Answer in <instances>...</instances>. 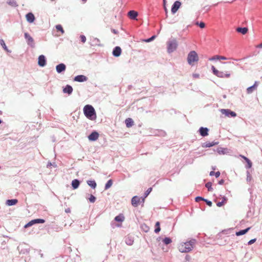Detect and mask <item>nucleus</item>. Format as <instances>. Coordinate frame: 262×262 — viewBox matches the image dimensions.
Segmentation results:
<instances>
[{
    "label": "nucleus",
    "mask_w": 262,
    "mask_h": 262,
    "mask_svg": "<svg viewBox=\"0 0 262 262\" xmlns=\"http://www.w3.org/2000/svg\"><path fill=\"white\" fill-rule=\"evenodd\" d=\"M194 243V240L181 243L178 246V249L180 252L182 253L189 252L193 249Z\"/></svg>",
    "instance_id": "obj_1"
},
{
    "label": "nucleus",
    "mask_w": 262,
    "mask_h": 262,
    "mask_svg": "<svg viewBox=\"0 0 262 262\" xmlns=\"http://www.w3.org/2000/svg\"><path fill=\"white\" fill-rule=\"evenodd\" d=\"M84 115L89 119L93 120L96 118V114L94 107L91 105H86L83 108Z\"/></svg>",
    "instance_id": "obj_2"
},
{
    "label": "nucleus",
    "mask_w": 262,
    "mask_h": 262,
    "mask_svg": "<svg viewBox=\"0 0 262 262\" xmlns=\"http://www.w3.org/2000/svg\"><path fill=\"white\" fill-rule=\"evenodd\" d=\"M199 60V56L197 53L194 51H190L187 56V62L191 66L194 64V62H198Z\"/></svg>",
    "instance_id": "obj_3"
},
{
    "label": "nucleus",
    "mask_w": 262,
    "mask_h": 262,
    "mask_svg": "<svg viewBox=\"0 0 262 262\" xmlns=\"http://www.w3.org/2000/svg\"><path fill=\"white\" fill-rule=\"evenodd\" d=\"M178 44L176 40L169 41L167 42V51L169 53H171L176 50L177 48Z\"/></svg>",
    "instance_id": "obj_4"
},
{
    "label": "nucleus",
    "mask_w": 262,
    "mask_h": 262,
    "mask_svg": "<svg viewBox=\"0 0 262 262\" xmlns=\"http://www.w3.org/2000/svg\"><path fill=\"white\" fill-rule=\"evenodd\" d=\"M45 222V220H43V219H35V220H33L31 221H30L28 224H27L26 225H25L24 227L25 228H27V227H30L35 224H42V223H44Z\"/></svg>",
    "instance_id": "obj_5"
},
{
    "label": "nucleus",
    "mask_w": 262,
    "mask_h": 262,
    "mask_svg": "<svg viewBox=\"0 0 262 262\" xmlns=\"http://www.w3.org/2000/svg\"><path fill=\"white\" fill-rule=\"evenodd\" d=\"M221 112L223 114H225L227 117H229L230 116L231 117H234L236 116V114L235 112H232L228 109H222Z\"/></svg>",
    "instance_id": "obj_6"
},
{
    "label": "nucleus",
    "mask_w": 262,
    "mask_h": 262,
    "mask_svg": "<svg viewBox=\"0 0 262 262\" xmlns=\"http://www.w3.org/2000/svg\"><path fill=\"white\" fill-rule=\"evenodd\" d=\"M141 198L137 196H134L132 199V204L134 207H137L141 202Z\"/></svg>",
    "instance_id": "obj_7"
},
{
    "label": "nucleus",
    "mask_w": 262,
    "mask_h": 262,
    "mask_svg": "<svg viewBox=\"0 0 262 262\" xmlns=\"http://www.w3.org/2000/svg\"><path fill=\"white\" fill-rule=\"evenodd\" d=\"M258 85V82L257 81H255L252 86H250L247 89V93L249 94L256 90Z\"/></svg>",
    "instance_id": "obj_8"
},
{
    "label": "nucleus",
    "mask_w": 262,
    "mask_h": 262,
    "mask_svg": "<svg viewBox=\"0 0 262 262\" xmlns=\"http://www.w3.org/2000/svg\"><path fill=\"white\" fill-rule=\"evenodd\" d=\"M181 5V3L179 1L175 2L171 8L172 13H175L180 7Z\"/></svg>",
    "instance_id": "obj_9"
},
{
    "label": "nucleus",
    "mask_w": 262,
    "mask_h": 262,
    "mask_svg": "<svg viewBox=\"0 0 262 262\" xmlns=\"http://www.w3.org/2000/svg\"><path fill=\"white\" fill-rule=\"evenodd\" d=\"M38 63L40 67H44L46 64V60L45 56L41 55L38 57Z\"/></svg>",
    "instance_id": "obj_10"
},
{
    "label": "nucleus",
    "mask_w": 262,
    "mask_h": 262,
    "mask_svg": "<svg viewBox=\"0 0 262 262\" xmlns=\"http://www.w3.org/2000/svg\"><path fill=\"white\" fill-rule=\"evenodd\" d=\"M99 137V134L96 132L92 133L88 137L90 141H96Z\"/></svg>",
    "instance_id": "obj_11"
},
{
    "label": "nucleus",
    "mask_w": 262,
    "mask_h": 262,
    "mask_svg": "<svg viewBox=\"0 0 262 262\" xmlns=\"http://www.w3.org/2000/svg\"><path fill=\"white\" fill-rule=\"evenodd\" d=\"M25 37L27 40L28 44L32 46L34 42L33 38L27 33H25Z\"/></svg>",
    "instance_id": "obj_12"
},
{
    "label": "nucleus",
    "mask_w": 262,
    "mask_h": 262,
    "mask_svg": "<svg viewBox=\"0 0 262 262\" xmlns=\"http://www.w3.org/2000/svg\"><path fill=\"white\" fill-rule=\"evenodd\" d=\"M66 68V65L63 63H60L56 67V71L59 73L65 71Z\"/></svg>",
    "instance_id": "obj_13"
},
{
    "label": "nucleus",
    "mask_w": 262,
    "mask_h": 262,
    "mask_svg": "<svg viewBox=\"0 0 262 262\" xmlns=\"http://www.w3.org/2000/svg\"><path fill=\"white\" fill-rule=\"evenodd\" d=\"M26 17L27 21L30 23H33L35 19V17H34V14L31 12L27 14L26 15Z\"/></svg>",
    "instance_id": "obj_14"
},
{
    "label": "nucleus",
    "mask_w": 262,
    "mask_h": 262,
    "mask_svg": "<svg viewBox=\"0 0 262 262\" xmlns=\"http://www.w3.org/2000/svg\"><path fill=\"white\" fill-rule=\"evenodd\" d=\"M121 53V49L119 47H116L113 52V54L115 57H118Z\"/></svg>",
    "instance_id": "obj_15"
},
{
    "label": "nucleus",
    "mask_w": 262,
    "mask_h": 262,
    "mask_svg": "<svg viewBox=\"0 0 262 262\" xmlns=\"http://www.w3.org/2000/svg\"><path fill=\"white\" fill-rule=\"evenodd\" d=\"M138 14V12L134 10H131L128 12V16L133 19H136Z\"/></svg>",
    "instance_id": "obj_16"
},
{
    "label": "nucleus",
    "mask_w": 262,
    "mask_h": 262,
    "mask_svg": "<svg viewBox=\"0 0 262 262\" xmlns=\"http://www.w3.org/2000/svg\"><path fill=\"white\" fill-rule=\"evenodd\" d=\"M199 131L201 135L203 137H205L208 135V129L207 128L201 127Z\"/></svg>",
    "instance_id": "obj_17"
},
{
    "label": "nucleus",
    "mask_w": 262,
    "mask_h": 262,
    "mask_svg": "<svg viewBox=\"0 0 262 262\" xmlns=\"http://www.w3.org/2000/svg\"><path fill=\"white\" fill-rule=\"evenodd\" d=\"M87 80V78L84 75H78L74 78V80L78 82H83Z\"/></svg>",
    "instance_id": "obj_18"
},
{
    "label": "nucleus",
    "mask_w": 262,
    "mask_h": 262,
    "mask_svg": "<svg viewBox=\"0 0 262 262\" xmlns=\"http://www.w3.org/2000/svg\"><path fill=\"white\" fill-rule=\"evenodd\" d=\"M63 92L64 93H68L69 95L71 94L73 92V88L70 85H67L63 89Z\"/></svg>",
    "instance_id": "obj_19"
},
{
    "label": "nucleus",
    "mask_w": 262,
    "mask_h": 262,
    "mask_svg": "<svg viewBox=\"0 0 262 262\" xmlns=\"http://www.w3.org/2000/svg\"><path fill=\"white\" fill-rule=\"evenodd\" d=\"M231 76V74L229 72H226L224 73L223 72H220V74L218 75V77L220 78H229Z\"/></svg>",
    "instance_id": "obj_20"
},
{
    "label": "nucleus",
    "mask_w": 262,
    "mask_h": 262,
    "mask_svg": "<svg viewBox=\"0 0 262 262\" xmlns=\"http://www.w3.org/2000/svg\"><path fill=\"white\" fill-rule=\"evenodd\" d=\"M248 29L247 28H237L236 31L242 33V34H246L248 32Z\"/></svg>",
    "instance_id": "obj_21"
},
{
    "label": "nucleus",
    "mask_w": 262,
    "mask_h": 262,
    "mask_svg": "<svg viewBox=\"0 0 262 262\" xmlns=\"http://www.w3.org/2000/svg\"><path fill=\"white\" fill-rule=\"evenodd\" d=\"M251 227H248L244 230H240L239 231L236 232L235 234L237 236H240L246 234L250 229Z\"/></svg>",
    "instance_id": "obj_22"
},
{
    "label": "nucleus",
    "mask_w": 262,
    "mask_h": 262,
    "mask_svg": "<svg viewBox=\"0 0 262 262\" xmlns=\"http://www.w3.org/2000/svg\"><path fill=\"white\" fill-rule=\"evenodd\" d=\"M79 184H80V182L78 180L75 179V180H73L72 182V186L73 189H77L79 187Z\"/></svg>",
    "instance_id": "obj_23"
},
{
    "label": "nucleus",
    "mask_w": 262,
    "mask_h": 262,
    "mask_svg": "<svg viewBox=\"0 0 262 262\" xmlns=\"http://www.w3.org/2000/svg\"><path fill=\"white\" fill-rule=\"evenodd\" d=\"M126 125L127 127H130L132 126L134 124V121L131 118H127L125 121Z\"/></svg>",
    "instance_id": "obj_24"
},
{
    "label": "nucleus",
    "mask_w": 262,
    "mask_h": 262,
    "mask_svg": "<svg viewBox=\"0 0 262 262\" xmlns=\"http://www.w3.org/2000/svg\"><path fill=\"white\" fill-rule=\"evenodd\" d=\"M125 217L122 214H120L119 215L116 216L115 218V220L117 222H122L124 221Z\"/></svg>",
    "instance_id": "obj_25"
},
{
    "label": "nucleus",
    "mask_w": 262,
    "mask_h": 262,
    "mask_svg": "<svg viewBox=\"0 0 262 262\" xmlns=\"http://www.w3.org/2000/svg\"><path fill=\"white\" fill-rule=\"evenodd\" d=\"M55 27L57 31L60 32V34L59 36L62 35L64 33V30L61 25H57Z\"/></svg>",
    "instance_id": "obj_26"
},
{
    "label": "nucleus",
    "mask_w": 262,
    "mask_h": 262,
    "mask_svg": "<svg viewBox=\"0 0 262 262\" xmlns=\"http://www.w3.org/2000/svg\"><path fill=\"white\" fill-rule=\"evenodd\" d=\"M16 204V200H8L6 202V204L8 206L14 205Z\"/></svg>",
    "instance_id": "obj_27"
},
{
    "label": "nucleus",
    "mask_w": 262,
    "mask_h": 262,
    "mask_svg": "<svg viewBox=\"0 0 262 262\" xmlns=\"http://www.w3.org/2000/svg\"><path fill=\"white\" fill-rule=\"evenodd\" d=\"M87 183L93 188H95L97 186L96 183L95 181H88Z\"/></svg>",
    "instance_id": "obj_28"
},
{
    "label": "nucleus",
    "mask_w": 262,
    "mask_h": 262,
    "mask_svg": "<svg viewBox=\"0 0 262 262\" xmlns=\"http://www.w3.org/2000/svg\"><path fill=\"white\" fill-rule=\"evenodd\" d=\"M112 185H113V180L110 179L107 182L106 184H105V190L108 189L112 186Z\"/></svg>",
    "instance_id": "obj_29"
},
{
    "label": "nucleus",
    "mask_w": 262,
    "mask_h": 262,
    "mask_svg": "<svg viewBox=\"0 0 262 262\" xmlns=\"http://www.w3.org/2000/svg\"><path fill=\"white\" fill-rule=\"evenodd\" d=\"M211 69L212 70L213 74L218 77V75H219V74H220L221 71H219L217 69H216L213 66L211 67Z\"/></svg>",
    "instance_id": "obj_30"
},
{
    "label": "nucleus",
    "mask_w": 262,
    "mask_h": 262,
    "mask_svg": "<svg viewBox=\"0 0 262 262\" xmlns=\"http://www.w3.org/2000/svg\"><path fill=\"white\" fill-rule=\"evenodd\" d=\"M155 226H156V228L155 229V233H157L159 232L161 230V228L160 227V222H156Z\"/></svg>",
    "instance_id": "obj_31"
},
{
    "label": "nucleus",
    "mask_w": 262,
    "mask_h": 262,
    "mask_svg": "<svg viewBox=\"0 0 262 262\" xmlns=\"http://www.w3.org/2000/svg\"><path fill=\"white\" fill-rule=\"evenodd\" d=\"M217 142H212V143H205V145L204 146V147H211V146H213L216 144H217Z\"/></svg>",
    "instance_id": "obj_32"
},
{
    "label": "nucleus",
    "mask_w": 262,
    "mask_h": 262,
    "mask_svg": "<svg viewBox=\"0 0 262 262\" xmlns=\"http://www.w3.org/2000/svg\"><path fill=\"white\" fill-rule=\"evenodd\" d=\"M171 239L169 237H165L163 239V242L165 245L169 244L171 243Z\"/></svg>",
    "instance_id": "obj_33"
},
{
    "label": "nucleus",
    "mask_w": 262,
    "mask_h": 262,
    "mask_svg": "<svg viewBox=\"0 0 262 262\" xmlns=\"http://www.w3.org/2000/svg\"><path fill=\"white\" fill-rule=\"evenodd\" d=\"M210 175L211 176L214 175L216 178H218L220 176V171H217L215 172L212 171L210 172Z\"/></svg>",
    "instance_id": "obj_34"
},
{
    "label": "nucleus",
    "mask_w": 262,
    "mask_h": 262,
    "mask_svg": "<svg viewBox=\"0 0 262 262\" xmlns=\"http://www.w3.org/2000/svg\"><path fill=\"white\" fill-rule=\"evenodd\" d=\"M212 184L211 182H208L206 184L205 186L208 188V190L210 191L212 190V188L211 187Z\"/></svg>",
    "instance_id": "obj_35"
},
{
    "label": "nucleus",
    "mask_w": 262,
    "mask_h": 262,
    "mask_svg": "<svg viewBox=\"0 0 262 262\" xmlns=\"http://www.w3.org/2000/svg\"><path fill=\"white\" fill-rule=\"evenodd\" d=\"M0 43H1V46L3 47V48L6 50V51H7V52H8V49H7V47H6V44H5V43L3 39H1V40H0Z\"/></svg>",
    "instance_id": "obj_36"
},
{
    "label": "nucleus",
    "mask_w": 262,
    "mask_h": 262,
    "mask_svg": "<svg viewBox=\"0 0 262 262\" xmlns=\"http://www.w3.org/2000/svg\"><path fill=\"white\" fill-rule=\"evenodd\" d=\"M89 201L91 203H94L96 201V198L92 194L90 195V197L89 198Z\"/></svg>",
    "instance_id": "obj_37"
},
{
    "label": "nucleus",
    "mask_w": 262,
    "mask_h": 262,
    "mask_svg": "<svg viewBox=\"0 0 262 262\" xmlns=\"http://www.w3.org/2000/svg\"><path fill=\"white\" fill-rule=\"evenodd\" d=\"M247 163V167L250 168L252 167V163L251 161L248 159V160L246 161Z\"/></svg>",
    "instance_id": "obj_38"
},
{
    "label": "nucleus",
    "mask_w": 262,
    "mask_h": 262,
    "mask_svg": "<svg viewBox=\"0 0 262 262\" xmlns=\"http://www.w3.org/2000/svg\"><path fill=\"white\" fill-rule=\"evenodd\" d=\"M204 199L201 197V196H197L195 198V201L198 202L200 201H204Z\"/></svg>",
    "instance_id": "obj_39"
},
{
    "label": "nucleus",
    "mask_w": 262,
    "mask_h": 262,
    "mask_svg": "<svg viewBox=\"0 0 262 262\" xmlns=\"http://www.w3.org/2000/svg\"><path fill=\"white\" fill-rule=\"evenodd\" d=\"M204 201H205V202L206 203V204H207L209 206H212V202H211V201H208V200H206V199H204Z\"/></svg>",
    "instance_id": "obj_40"
},
{
    "label": "nucleus",
    "mask_w": 262,
    "mask_h": 262,
    "mask_svg": "<svg viewBox=\"0 0 262 262\" xmlns=\"http://www.w3.org/2000/svg\"><path fill=\"white\" fill-rule=\"evenodd\" d=\"M81 40L82 42H85L86 41V37L84 35H81L80 36Z\"/></svg>",
    "instance_id": "obj_41"
},
{
    "label": "nucleus",
    "mask_w": 262,
    "mask_h": 262,
    "mask_svg": "<svg viewBox=\"0 0 262 262\" xmlns=\"http://www.w3.org/2000/svg\"><path fill=\"white\" fill-rule=\"evenodd\" d=\"M152 190V188H149L145 192V194H146V196H147L150 193V192Z\"/></svg>",
    "instance_id": "obj_42"
},
{
    "label": "nucleus",
    "mask_w": 262,
    "mask_h": 262,
    "mask_svg": "<svg viewBox=\"0 0 262 262\" xmlns=\"http://www.w3.org/2000/svg\"><path fill=\"white\" fill-rule=\"evenodd\" d=\"M197 25H199L201 28H204L205 26V24L203 22H201L199 24L197 23Z\"/></svg>",
    "instance_id": "obj_43"
},
{
    "label": "nucleus",
    "mask_w": 262,
    "mask_h": 262,
    "mask_svg": "<svg viewBox=\"0 0 262 262\" xmlns=\"http://www.w3.org/2000/svg\"><path fill=\"white\" fill-rule=\"evenodd\" d=\"M217 57H219V55L214 56L210 58L209 59V60H219V58H217Z\"/></svg>",
    "instance_id": "obj_44"
},
{
    "label": "nucleus",
    "mask_w": 262,
    "mask_h": 262,
    "mask_svg": "<svg viewBox=\"0 0 262 262\" xmlns=\"http://www.w3.org/2000/svg\"><path fill=\"white\" fill-rule=\"evenodd\" d=\"M225 204V202L224 201H222V202H218L217 203V206L218 207H221L224 204Z\"/></svg>",
    "instance_id": "obj_45"
},
{
    "label": "nucleus",
    "mask_w": 262,
    "mask_h": 262,
    "mask_svg": "<svg viewBox=\"0 0 262 262\" xmlns=\"http://www.w3.org/2000/svg\"><path fill=\"white\" fill-rule=\"evenodd\" d=\"M217 58H219V60H226L227 58L225 56H219V57H217Z\"/></svg>",
    "instance_id": "obj_46"
},
{
    "label": "nucleus",
    "mask_w": 262,
    "mask_h": 262,
    "mask_svg": "<svg viewBox=\"0 0 262 262\" xmlns=\"http://www.w3.org/2000/svg\"><path fill=\"white\" fill-rule=\"evenodd\" d=\"M255 241H256V239H252L248 242V244L251 245V244H253Z\"/></svg>",
    "instance_id": "obj_47"
},
{
    "label": "nucleus",
    "mask_w": 262,
    "mask_h": 262,
    "mask_svg": "<svg viewBox=\"0 0 262 262\" xmlns=\"http://www.w3.org/2000/svg\"><path fill=\"white\" fill-rule=\"evenodd\" d=\"M155 36H152L151 37H150V38L146 40V41L149 42V41L152 40L155 38Z\"/></svg>",
    "instance_id": "obj_48"
},
{
    "label": "nucleus",
    "mask_w": 262,
    "mask_h": 262,
    "mask_svg": "<svg viewBox=\"0 0 262 262\" xmlns=\"http://www.w3.org/2000/svg\"><path fill=\"white\" fill-rule=\"evenodd\" d=\"M93 42H95L96 43L100 42L98 38H94L93 39Z\"/></svg>",
    "instance_id": "obj_49"
},
{
    "label": "nucleus",
    "mask_w": 262,
    "mask_h": 262,
    "mask_svg": "<svg viewBox=\"0 0 262 262\" xmlns=\"http://www.w3.org/2000/svg\"><path fill=\"white\" fill-rule=\"evenodd\" d=\"M240 157H241L243 159H244L246 161L247 160H248V159L244 156L240 155Z\"/></svg>",
    "instance_id": "obj_50"
},
{
    "label": "nucleus",
    "mask_w": 262,
    "mask_h": 262,
    "mask_svg": "<svg viewBox=\"0 0 262 262\" xmlns=\"http://www.w3.org/2000/svg\"><path fill=\"white\" fill-rule=\"evenodd\" d=\"M112 31L113 33H114V34H118V31H116V30L115 29H112Z\"/></svg>",
    "instance_id": "obj_51"
},
{
    "label": "nucleus",
    "mask_w": 262,
    "mask_h": 262,
    "mask_svg": "<svg viewBox=\"0 0 262 262\" xmlns=\"http://www.w3.org/2000/svg\"><path fill=\"white\" fill-rule=\"evenodd\" d=\"M256 48H262V43L259 44L256 46Z\"/></svg>",
    "instance_id": "obj_52"
},
{
    "label": "nucleus",
    "mask_w": 262,
    "mask_h": 262,
    "mask_svg": "<svg viewBox=\"0 0 262 262\" xmlns=\"http://www.w3.org/2000/svg\"><path fill=\"white\" fill-rule=\"evenodd\" d=\"M224 181L223 180H221L219 181V184L222 185L224 183Z\"/></svg>",
    "instance_id": "obj_53"
},
{
    "label": "nucleus",
    "mask_w": 262,
    "mask_h": 262,
    "mask_svg": "<svg viewBox=\"0 0 262 262\" xmlns=\"http://www.w3.org/2000/svg\"><path fill=\"white\" fill-rule=\"evenodd\" d=\"M65 211L67 212V213H69L70 212L71 210H70V208H67L65 210Z\"/></svg>",
    "instance_id": "obj_54"
},
{
    "label": "nucleus",
    "mask_w": 262,
    "mask_h": 262,
    "mask_svg": "<svg viewBox=\"0 0 262 262\" xmlns=\"http://www.w3.org/2000/svg\"><path fill=\"white\" fill-rule=\"evenodd\" d=\"M223 201H224L225 203L226 202V201H227V199L224 198Z\"/></svg>",
    "instance_id": "obj_55"
},
{
    "label": "nucleus",
    "mask_w": 262,
    "mask_h": 262,
    "mask_svg": "<svg viewBox=\"0 0 262 262\" xmlns=\"http://www.w3.org/2000/svg\"><path fill=\"white\" fill-rule=\"evenodd\" d=\"M81 1L83 2V3H85L87 1V0H81Z\"/></svg>",
    "instance_id": "obj_56"
},
{
    "label": "nucleus",
    "mask_w": 262,
    "mask_h": 262,
    "mask_svg": "<svg viewBox=\"0 0 262 262\" xmlns=\"http://www.w3.org/2000/svg\"><path fill=\"white\" fill-rule=\"evenodd\" d=\"M194 76L196 77H198L199 76V75H195Z\"/></svg>",
    "instance_id": "obj_57"
},
{
    "label": "nucleus",
    "mask_w": 262,
    "mask_h": 262,
    "mask_svg": "<svg viewBox=\"0 0 262 262\" xmlns=\"http://www.w3.org/2000/svg\"><path fill=\"white\" fill-rule=\"evenodd\" d=\"M128 244H129V245H131V244H132V243H128Z\"/></svg>",
    "instance_id": "obj_58"
},
{
    "label": "nucleus",
    "mask_w": 262,
    "mask_h": 262,
    "mask_svg": "<svg viewBox=\"0 0 262 262\" xmlns=\"http://www.w3.org/2000/svg\"><path fill=\"white\" fill-rule=\"evenodd\" d=\"M1 122H2V121H1V120L0 119V124L1 123Z\"/></svg>",
    "instance_id": "obj_59"
}]
</instances>
